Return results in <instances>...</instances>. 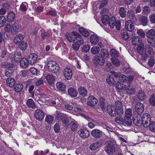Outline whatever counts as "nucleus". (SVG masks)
<instances>
[{
  "label": "nucleus",
  "instance_id": "18",
  "mask_svg": "<svg viewBox=\"0 0 155 155\" xmlns=\"http://www.w3.org/2000/svg\"><path fill=\"white\" fill-rule=\"evenodd\" d=\"M101 144L99 141H97L91 144L89 148L92 150H97L101 147Z\"/></svg>",
  "mask_w": 155,
  "mask_h": 155
},
{
  "label": "nucleus",
  "instance_id": "34",
  "mask_svg": "<svg viewBox=\"0 0 155 155\" xmlns=\"http://www.w3.org/2000/svg\"><path fill=\"white\" fill-rule=\"evenodd\" d=\"M121 36L122 38L125 40H128L129 38L128 32L126 30H123L121 31Z\"/></svg>",
  "mask_w": 155,
  "mask_h": 155
},
{
  "label": "nucleus",
  "instance_id": "63",
  "mask_svg": "<svg viewBox=\"0 0 155 155\" xmlns=\"http://www.w3.org/2000/svg\"><path fill=\"white\" fill-rule=\"evenodd\" d=\"M115 121L118 123L123 124L124 123V121L122 118L117 116L115 118Z\"/></svg>",
  "mask_w": 155,
  "mask_h": 155
},
{
  "label": "nucleus",
  "instance_id": "4",
  "mask_svg": "<svg viewBox=\"0 0 155 155\" xmlns=\"http://www.w3.org/2000/svg\"><path fill=\"white\" fill-rule=\"evenodd\" d=\"M143 125L145 127H147L149 126V124L151 121V118L150 115L148 114H144L142 117Z\"/></svg>",
  "mask_w": 155,
  "mask_h": 155
},
{
  "label": "nucleus",
  "instance_id": "21",
  "mask_svg": "<svg viewBox=\"0 0 155 155\" xmlns=\"http://www.w3.org/2000/svg\"><path fill=\"white\" fill-rule=\"evenodd\" d=\"M137 97L140 100L143 101L146 98V94L143 91L139 90L137 92Z\"/></svg>",
  "mask_w": 155,
  "mask_h": 155
},
{
  "label": "nucleus",
  "instance_id": "28",
  "mask_svg": "<svg viewBox=\"0 0 155 155\" xmlns=\"http://www.w3.org/2000/svg\"><path fill=\"white\" fill-rule=\"evenodd\" d=\"M57 88L61 91H64L66 90V86L63 83L58 82L56 84Z\"/></svg>",
  "mask_w": 155,
  "mask_h": 155
},
{
  "label": "nucleus",
  "instance_id": "36",
  "mask_svg": "<svg viewBox=\"0 0 155 155\" xmlns=\"http://www.w3.org/2000/svg\"><path fill=\"white\" fill-rule=\"evenodd\" d=\"M28 47V44L26 42L22 41L19 45L18 47L22 51L25 50Z\"/></svg>",
  "mask_w": 155,
  "mask_h": 155
},
{
  "label": "nucleus",
  "instance_id": "64",
  "mask_svg": "<svg viewBox=\"0 0 155 155\" xmlns=\"http://www.w3.org/2000/svg\"><path fill=\"white\" fill-rule=\"evenodd\" d=\"M90 46L87 45H85L82 47L81 48L82 51L85 52H87L90 49Z\"/></svg>",
  "mask_w": 155,
  "mask_h": 155
},
{
  "label": "nucleus",
  "instance_id": "42",
  "mask_svg": "<svg viewBox=\"0 0 155 155\" xmlns=\"http://www.w3.org/2000/svg\"><path fill=\"white\" fill-rule=\"evenodd\" d=\"M100 49L97 46L93 47L91 49V53L93 54L98 53L100 52Z\"/></svg>",
  "mask_w": 155,
  "mask_h": 155
},
{
  "label": "nucleus",
  "instance_id": "33",
  "mask_svg": "<svg viewBox=\"0 0 155 155\" xmlns=\"http://www.w3.org/2000/svg\"><path fill=\"white\" fill-rule=\"evenodd\" d=\"M27 105L30 108H34L36 107L35 102L31 99H28L27 101Z\"/></svg>",
  "mask_w": 155,
  "mask_h": 155
},
{
  "label": "nucleus",
  "instance_id": "61",
  "mask_svg": "<svg viewBox=\"0 0 155 155\" xmlns=\"http://www.w3.org/2000/svg\"><path fill=\"white\" fill-rule=\"evenodd\" d=\"M149 101L152 105L155 106V95L154 94H152L150 97Z\"/></svg>",
  "mask_w": 155,
  "mask_h": 155
},
{
  "label": "nucleus",
  "instance_id": "22",
  "mask_svg": "<svg viewBox=\"0 0 155 155\" xmlns=\"http://www.w3.org/2000/svg\"><path fill=\"white\" fill-rule=\"evenodd\" d=\"M28 63V60L25 58H22L20 60V65L23 68H27Z\"/></svg>",
  "mask_w": 155,
  "mask_h": 155
},
{
  "label": "nucleus",
  "instance_id": "48",
  "mask_svg": "<svg viewBox=\"0 0 155 155\" xmlns=\"http://www.w3.org/2000/svg\"><path fill=\"white\" fill-rule=\"evenodd\" d=\"M124 123L128 126H130L132 123V120L130 117H125Z\"/></svg>",
  "mask_w": 155,
  "mask_h": 155
},
{
  "label": "nucleus",
  "instance_id": "58",
  "mask_svg": "<svg viewBox=\"0 0 155 155\" xmlns=\"http://www.w3.org/2000/svg\"><path fill=\"white\" fill-rule=\"evenodd\" d=\"M70 125L71 130L73 131H75L77 127V124L74 121H72L70 123Z\"/></svg>",
  "mask_w": 155,
  "mask_h": 155
},
{
  "label": "nucleus",
  "instance_id": "39",
  "mask_svg": "<svg viewBox=\"0 0 155 155\" xmlns=\"http://www.w3.org/2000/svg\"><path fill=\"white\" fill-rule=\"evenodd\" d=\"M55 119L56 120L59 122L61 120V119L63 115L59 111H56L54 114Z\"/></svg>",
  "mask_w": 155,
  "mask_h": 155
},
{
  "label": "nucleus",
  "instance_id": "47",
  "mask_svg": "<svg viewBox=\"0 0 155 155\" xmlns=\"http://www.w3.org/2000/svg\"><path fill=\"white\" fill-rule=\"evenodd\" d=\"M137 33L141 38H143L145 36V33L142 29H140L137 30Z\"/></svg>",
  "mask_w": 155,
  "mask_h": 155
},
{
  "label": "nucleus",
  "instance_id": "29",
  "mask_svg": "<svg viewBox=\"0 0 155 155\" xmlns=\"http://www.w3.org/2000/svg\"><path fill=\"white\" fill-rule=\"evenodd\" d=\"M78 92L83 97L86 96L87 95V90L84 87H79L78 89Z\"/></svg>",
  "mask_w": 155,
  "mask_h": 155
},
{
  "label": "nucleus",
  "instance_id": "17",
  "mask_svg": "<svg viewBox=\"0 0 155 155\" xmlns=\"http://www.w3.org/2000/svg\"><path fill=\"white\" fill-rule=\"evenodd\" d=\"M144 45L143 43L142 44H140L139 45L137 46V53L140 54L141 56V59L142 60V58H143V54H144Z\"/></svg>",
  "mask_w": 155,
  "mask_h": 155
},
{
  "label": "nucleus",
  "instance_id": "5",
  "mask_svg": "<svg viewBox=\"0 0 155 155\" xmlns=\"http://www.w3.org/2000/svg\"><path fill=\"white\" fill-rule=\"evenodd\" d=\"M107 110L108 114L111 117H114L116 115L117 111L115 106L111 104L108 105L107 107Z\"/></svg>",
  "mask_w": 155,
  "mask_h": 155
},
{
  "label": "nucleus",
  "instance_id": "35",
  "mask_svg": "<svg viewBox=\"0 0 155 155\" xmlns=\"http://www.w3.org/2000/svg\"><path fill=\"white\" fill-rule=\"evenodd\" d=\"M79 30L80 33L82 34L84 36L87 37L89 35V31L84 28H79Z\"/></svg>",
  "mask_w": 155,
  "mask_h": 155
},
{
  "label": "nucleus",
  "instance_id": "23",
  "mask_svg": "<svg viewBox=\"0 0 155 155\" xmlns=\"http://www.w3.org/2000/svg\"><path fill=\"white\" fill-rule=\"evenodd\" d=\"M68 93L70 96L75 97L77 96L78 92L76 89L73 87H70L68 90Z\"/></svg>",
  "mask_w": 155,
  "mask_h": 155
},
{
  "label": "nucleus",
  "instance_id": "10",
  "mask_svg": "<svg viewBox=\"0 0 155 155\" xmlns=\"http://www.w3.org/2000/svg\"><path fill=\"white\" fill-rule=\"evenodd\" d=\"M63 74L65 78L67 80H70L72 76V70L69 68H65L63 70Z\"/></svg>",
  "mask_w": 155,
  "mask_h": 155
},
{
  "label": "nucleus",
  "instance_id": "6",
  "mask_svg": "<svg viewBox=\"0 0 155 155\" xmlns=\"http://www.w3.org/2000/svg\"><path fill=\"white\" fill-rule=\"evenodd\" d=\"M97 102L96 98L94 96L91 95L88 97L87 103L88 105L94 107L97 105Z\"/></svg>",
  "mask_w": 155,
  "mask_h": 155
},
{
  "label": "nucleus",
  "instance_id": "59",
  "mask_svg": "<svg viewBox=\"0 0 155 155\" xmlns=\"http://www.w3.org/2000/svg\"><path fill=\"white\" fill-rule=\"evenodd\" d=\"M119 78L120 81H121L125 82L127 81V77L124 74H121L119 75Z\"/></svg>",
  "mask_w": 155,
  "mask_h": 155
},
{
  "label": "nucleus",
  "instance_id": "12",
  "mask_svg": "<svg viewBox=\"0 0 155 155\" xmlns=\"http://www.w3.org/2000/svg\"><path fill=\"white\" fill-rule=\"evenodd\" d=\"M116 108L117 109V113L119 115L122 114L124 113L123 106L121 102L118 100L115 103Z\"/></svg>",
  "mask_w": 155,
  "mask_h": 155
},
{
  "label": "nucleus",
  "instance_id": "45",
  "mask_svg": "<svg viewBox=\"0 0 155 155\" xmlns=\"http://www.w3.org/2000/svg\"><path fill=\"white\" fill-rule=\"evenodd\" d=\"M101 56L102 57H107L108 56V50L106 48H102L101 51Z\"/></svg>",
  "mask_w": 155,
  "mask_h": 155
},
{
  "label": "nucleus",
  "instance_id": "57",
  "mask_svg": "<svg viewBox=\"0 0 155 155\" xmlns=\"http://www.w3.org/2000/svg\"><path fill=\"white\" fill-rule=\"evenodd\" d=\"M27 3L26 2L22 3L21 5L20 8V10L23 12H25L27 9L26 6Z\"/></svg>",
  "mask_w": 155,
  "mask_h": 155
},
{
  "label": "nucleus",
  "instance_id": "31",
  "mask_svg": "<svg viewBox=\"0 0 155 155\" xmlns=\"http://www.w3.org/2000/svg\"><path fill=\"white\" fill-rule=\"evenodd\" d=\"M139 20L140 23L143 25L145 26L147 25V18L145 16H140Z\"/></svg>",
  "mask_w": 155,
  "mask_h": 155
},
{
  "label": "nucleus",
  "instance_id": "62",
  "mask_svg": "<svg viewBox=\"0 0 155 155\" xmlns=\"http://www.w3.org/2000/svg\"><path fill=\"white\" fill-rule=\"evenodd\" d=\"M132 115V109L131 108L127 109L125 112V117H131Z\"/></svg>",
  "mask_w": 155,
  "mask_h": 155
},
{
  "label": "nucleus",
  "instance_id": "24",
  "mask_svg": "<svg viewBox=\"0 0 155 155\" xmlns=\"http://www.w3.org/2000/svg\"><path fill=\"white\" fill-rule=\"evenodd\" d=\"M15 13L11 11L9 12L7 16V21L8 22H11L13 21L15 19Z\"/></svg>",
  "mask_w": 155,
  "mask_h": 155
},
{
  "label": "nucleus",
  "instance_id": "7",
  "mask_svg": "<svg viewBox=\"0 0 155 155\" xmlns=\"http://www.w3.org/2000/svg\"><path fill=\"white\" fill-rule=\"evenodd\" d=\"M133 123L136 126L140 127L143 124L142 117L140 114L136 115L133 120Z\"/></svg>",
  "mask_w": 155,
  "mask_h": 155
},
{
  "label": "nucleus",
  "instance_id": "55",
  "mask_svg": "<svg viewBox=\"0 0 155 155\" xmlns=\"http://www.w3.org/2000/svg\"><path fill=\"white\" fill-rule=\"evenodd\" d=\"M147 41L148 43L152 47H154L155 46V38H148L147 39Z\"/></svg>",
  "mask_w": 155,
  "mask_h": 155
},
{
  "label": "nucleus",
  "instance_id": "60",
  "mask_svg": "<svg viewBox=\"0 0 155 155\" xmlns=\"http://www.w3.org/2000/svg\"><path fill=\"white\" fill-rule=\"evenodd\" d=\"M6 21V19L4 16H0V26L2 27L5 24Z\"/></svg>",
  "mask_w": 155,
  "mask_h": 155
},
{
  "label": "nucleus",
  "instance_id": "54",
  "mask_svg": "<svg viewBox=\"0 0 155 155\" xmlns=\"http://www.w3.org/2000/svg\"><path fill=\"white\" fill-rule=\"evenodd\" d=\"M49 33L48 32L44 31L41 32V39L43 40H45V39L50 36Z\"/></svg>",
  "mask_w": 155,
  "mask_h": 155
},
{
  "label": "nucleus",
  "instance_id": "37",
  "mask_svg": "<svg viewBox=\"0 0 155 155\" xmlns=\"http://www.w3.org/2000/svg\"><path fill=\"white\" fill-rule=\"evenodd\" d=\"M23 86L22 84H17L14 86V90L16 92H19L21 91L23 89Z\"/></svg>",
  "mask_w": 155,
  "mask_h": 155
},
{
  "label": "nucleus",
  "instance_id": "8",
  "mask_svg": "<svg viewBox=\"0 0 155 155\" xmlns=\"http://www.w3.org/2000/svg\"><path fill=\"white\" fill-rule=\"evenodd\" d=\"M75 35H76L73 40V42H76V43L80 45H83L84 43V41L82 38V36L77 33L74 32L73 33Z\"/></svg>",
  "mask_w": 155,
  "mask_h": 155
},
{
  "label": "nucleus",
  "instance_id": "50",
  "mask_svg": "<svg viewBox=\"0 0 155 155\" xmlns=\"http://www.w3.org/2000/svg\"><path fill=\"white\" fill-rule=\"evenodd\" d=\"M119 14L122 18H124L126 16V11L124 7H121L120 8Z\"/></svg>",
  "mask_w": 155,
  "mask_h": 155
},
{
  "label": "nucleus",
  "instance_id": "15",
  "mask_svg": "<svg viewBox=\"0 0 155 155\" xmlns=\"http://www.w3.org/2000/svg\"><path fill=\"white\" fill-rule=\"evenodd\" d=\"M92 136L96 138H99L102 137L103 132L98 129L92 130L91 133Z\"/></svg>",
  "mask_w": 155,
  "mask_h": 155
},
{
  "label": "nucleus",
  "instance_id": "25",
  "mask_svg": "<svg viewBox=\"0 0 155 155\" xmlns=\"http://www.w3.org/2000/svg\"><path fill=\"white\" fill-rule=\"evenodd\" d=\"M95 60L100 65H103L105 63V58L104 57L96 55L95 56Z\"/></svg>",
  "mask_w": 155,
  "mask_h": 155
},
{
  "label": "nucleus",
  "instance_id": "9",
  "mask_svg": "<svg viewBox=\"0 0 155 155\" xmlns=\"http://www.w3.org/2000/svg\"><path fill=\"white\" fill-rule=\"evenodd\" d=\"M34 116L36 119L41 121L43 119L45 114L41 110L38 109L35 111Z\"/></svg>",
  "mask_w": 155,
  "mask_h": 155
},
{
  "label": "nucleus",
  "instance_id": "3",
  "mask_svg": "<svg viewBox=\"0 0 155 155\" xmlns=\"http://www.w3.org/2000/svg\"><path fill=\"white\" fill-rule=\"evenodd\" d=\"M114 144L111 142H108L107 145L105 147L104 150L108 154H110L114 153L115 148Z\"/></svg>",
  "mask_w": 155,
  "mask_h": 155
},
{
  "label": "nucleus",
  "instance_id": "46",
  "mask_svg": "<svg viewBox=\"0 0 155 155\" xmlns=\"http://www.w3.org/2000/svg\"><path fill=\"white\" fill-rule=\"evenodd\" d=\"M59 67L58 64H56L49 71L53 73H56L58 72L59 71Z\"/></svg>",
  "mask_w": 155,
  "mask_h": 155
},
{
  "label": "nucleus",
  "instance_id": "53",
  "mask_svg": "<svg viewBox=\"0 0 155 155\" xmlns=\"http://www.w3.org/2000/svg\"><path fill=\"white\" fill-rule=\"evenodd\" d=\"M111 59L114 65L117 66H119L120 65V62L118 58H112Z\"/></svg>",
  "mask_w": 155,
  "mask_h": 155
},
{
  "label": "nucleus",
  "instance_id": "11",
  "mask_svg": "<svg viewBox=\"0 0 155 155\" xmlns=\"http://www.w3.org/2000/svg\"><path fill=\"white\" fill-rule=\"evenodd\" d=\"M135 109L138 114L140 115L143 112L144 110L143 105L140 102H138L135 105Z\"/></svg>",
  "mask_w": 155,
  "mask_h": 155
},
{
  "label": "nucleus",
  "instance_id": "40",
  "mask_svg": "<svg viewBox=\"0 0 155 155\" xmlns=\"http://www.w3.org/2000/svg\"><path fill=\"white\" fill-rule=\"evenodd\" d=\"M110 54L113 58H116L119 56V52L114 49H112L110 51Z\"/></svg>",
  "mask_w": 155,
  "mask_h": 155
},
{
  "label": "nucleus",
  "instance_id": "41",
  "mask_svg": "<svg viewBox=\"0 0 155 155\" xmlns=\"http://www.w3.org/2000/svg\"><path fill=\"white\" fill-rule=\"evenodd\" d=\"M127 15L130 19L136 20V18L134 12L128 11L127 12Z\"/></svg>",
  "mask_w": 155,
  "mask_h": 155
},
{
  "label": "nucleus",
  "instance_id": "16",
  "mask_svg": "<svg viewBox=\"0 0 155 155\" xmlns=\"http://www.w3.org/2000/svg\"><path fill=\"white\" fill-rule=\"evenodd\" d=\"M37 56L35 54H30L28 59V63L31 64H33L37 61Z\"/></svg>",
  "mask_w": 155,
  "mask_h": 155
},
{
  "label": "nucleus",
  "instance_id": "32",
  "mask_svg": "<svg viewBox=\"0 0 155 155\" xmlns=\"http://www.w3.org/2000/svg\"><path fill=\"white\" fill-rule=\"evenodd\" d=\"M6 81L7 85L10 87H13L15 83V79L12 78H8Z\"/></svg>",
  "mask_w": 155,
  "mask_h": 155
},
{
  "label": "nucleus",
  "instance_id": "20",
  "mask_svg": "<svg viewBox=\"0 0 155 155\" xmlns=\"http://www.w3.org/2000/svg\"><path fill=\"white\" fill-rule=\"evenodd\" d=\"M90 40L91 44L95 45L99 42V38L97 36L93 35L90 36Z\"/></svg>",
  "mask_w": 155,
  "mask_h": 155
},
{
  "label": "nucleus",
  "instance_id": "27",
  "mask_svg": "<svg viewBox=\"0 0 155 155\" xmlns=\"http://www.w3.org/2000/svg\"><path fill=\"white\" fill-rule=\"evenodd\" d=\"M24 38V37L22 35L19 34L15 37L14 39V42L16 44L20 43L22 42Z\"/></svg>",
  "mask_w": 155,
  "mask_h": 155
},
{
  "label": "nucleus",
  "instance_id": "2",
  "mask_svg": "<svg viewBox=\"0 0 155 155\" xmlns=\"http://www.w3.org/2000/svg\"><path fill=\"white\" fill-rule=\"evenodd\" d=\"M144 47V53L142 60H145L147 57H152L154 54L153 49L150 45H145Z\"/></svg>",
  "mask_w": 155,
  "mask_h": 155
},
{
  "label": "nucleus",
  "instance_id": "14",
  "mask_svg": "<svg viewBox=\"0 0 155 155\" xmlns=\"http://www.w3.org/2000/svg\"><path fill=\"white\" fill-rule=\"evenodd\" d=\"M78 134L81 137L83 138H85L88 137L90 133L88 131L85 129H82L80 130L78 132Z\"/></svg>",
  "mask_w": 155,
  "mask_h": 155
},
{
  "label": "nucleus",
  "instance_id": "30",
  "mask_svg": "<svg viewBox=\"0 0 155 155\" xmlns=\"http://www.w3.org/2000/svg\"><path fill=\"white\" fill-rule=\"evenodd\" d=\"M45 78L48 83L50 84H52L54 83L55 80L54 77L50 74H47Z\"/></svg>",
  "mask_w": 155,
  "mask_h": 155
},
{
  "label": "nucleus",
  "instance_id": "52",
  "mask_svg": "<svg viewBox=\"0 0 155 155\" xmlns=\"http://www.w3.org/2000/svg\"><path fill=\"white\" fill-rule=\"evenodd\" d=\"M54 120V118L53 116L51 115H48L46 116L45 118V121L47 122L48 124H51Z\"/></svg>",
  "mask_w": 155,
  "mask_h": 155
},
{
  "label": "nucleus",
  "instance_id": "19",
  "mask_svg": "<svg viewBox=\"0 0 155 155\" xmlns=\"http://www.w3.org/2000/svg\"><path fill=\"white\" fill-rule=\"evenodd\" d=\"M19 25L16 22L14 23L11 27V32L12 34L15 35L18 31Z\"/></svg>",
  "mask_w": 155,
  "mask_h": 155
},
{
  "label": "nucleus",
  "instance_id": "43",
  "mask_svg": "<svg viewBox=\"0 0 155 155\" xmlns=\"http://www.w3.org/2000/svg\"><path fill=\"white\" fill-rule=\"evenodd\" d=\"M21 57V54L20 53L15 52L14 54V58L15 61L17 62L19 61Z\"/></svg>",
  "mask_w": 155,
  "mask_h": 155
},
{
  "label": "nucleus",
  "instance_id": "56",
  "mask_svg": "<svg viewBox=\"0 0 155 155\" xmlns=\"http://www.w3.org/2000/svg\"><path fill=\"white\" fill-rule=\"evenodd\" d=\"M149 129L153 132H155V122H151L149 124Z\"/></svg>",
  "mask_w": 155,
  "mask_h": 155
},
{
  "label": "nucleus",
  "instance_id": "49",
  "mask_svg": "<svg viewBox=\"0 0 155 155\" xmlns=\"http://www.w3.org/2000/svg\"><path fill=\"white\" fill-rule=\"evenodd\" d=\"M56 63L53 61H49L47 64L48 69L50 71L52 68L54 66L55 64H56Z\"/></svg>",
  "mask_w": 155,
  "mask_h": 155
},
{
  "label": "nucleus",
  "instance_id": "13",
  "mask_svg": "<svg viewBox=\"0 0 155 155\" xmlns=\"http://www.w3.org/2000/svg\"><path fill=\"white\" fill-rule=\"evenodd\" d=\"M132 43L133 45L135 46H138V45L143 43L142 39L138 36H134L132 39Z\"/></svg>",
  "mask_w": 155,
  "mask_h": 155
},
{
  "label": "nucleus",
  "instance_id": "38",
  "mask_svg": "<svg viewBox=\"0 0 155 155\" xmlns=\"http://www.w3.org/2000/svg\"><path fill=\"white\" fill-rule=\"evenodd\" d=\"M101 20L102 23L105 25L108 24V21L109 20V16L107 15H102Z\"/></svg>",
  "mask_w": 155,
  "mask_h": 155
},
{
  "label": "nucleus",
  "instance_id": "44",
  "mask_svg": "<svg viewBox=\"0 0 155 155\" xmlns=\"http://www.w3.org/2000/svg\"><path fill=\"white\" fill-rule=\"evenodd\" d=\"M14 71L13 69H7L5 70V75L7 77H10L12 76Z\"/></svg>",
  "mask_w": 155,
  "mask_h": 155
},
{
  "label": "nucleus",
  "instance_id": "26",
  "mask_svg": "<svg viewBox=\"0 0 155 155\" xmlns=\"http://www.w3.org/2000/svg\"><path fill=\"white\" fill-rule=\"evenodd\" d=\"M146 35L148 38H155V30L151 29L149 30L146 32Z\"/></svg>",
  "mask_w": 155,
  "mask_h": 155
},
{
  "label": "nucleus",
  "instance_id": "1",
  "mask_svg": "<svg viewBox=\"0 0 155 155\" xmlns=\"http://www.w3.org/2000/svg\"><path fill=\"white\" fill-rule=\"evenodd\" d=\"M109 25L110 27L113 28L114 26H115L116 29L119 30L120 29L121 23L118 20H116L115 18L113 16L111 17L108 20V22Z\"/></svg>",
  "mask_w": 155,
  "mask_h": 155
},
{
  "label": "nucleus",
  "instance_id": "51",
  "mask_svg": "<svg viewBox=\"0 0 155 155\" xmlns=\"http://www.w3.org/2000/svg\"><path fill=\"white\" fill-rule=\"evenodd\" d=\"M107 82L110 84L112 85L114 84L115 81L112 77V76H109V77L106 79Z\"/></svg>",
  "mask_w": 155,
  "mask_h": 155
}]
</instances>
